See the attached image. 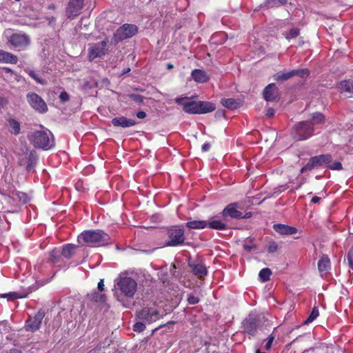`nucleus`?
Returning a JSON list of instances; mask_svg holds the SVG:
<instances>
[{"label": "nucleus", "mask_w": 353, "mask_h": 353, "mask_svg": "<svg viewBox=\"0 0 353 353\" xmlns=\"http://www.w3.org/2000/svg\"><path fill=\"white\" fill-rule=\"evenodd\" d=\"M175 102L183 108V110L191 114H206L216 109L214 103L210 101H190L189 97H178Z\"/></svg>", "instance_id": "nucleus-1"}, {"label": "nucleus", "mask_w": 353, "mask_h": 353, "mask_svg": "<svg viewBox=\"0 0 353 353\" xmlns=\"http://www.w3.org/2000/svg\"><path fill=\"white\" fill-rule=\"evenodd\" d=\"M79 243L88 246H103L110 243L109 235L101 230H90L82 232L77 238Z\"/></svg>", "instance_id": "nucleus-2"}, {"label": "nucleus", "mask_w": 353, "mask_h": 353, "mask_svg": "<svg viewBox=\"0 0 353 353\" xmlns=\"http://www.w3.org/2000/svg\"><path fill=\"white\" fill-rule=\"evenodd\" d=\"M30 143L37 149L48 150L54 147L55 141L53 134L47 128L35 130L28 136Z\"/></svg>", "instance_id": "nucleus-3"}, {"label": "nucleus", "mask_w": 353, "mask_h": 353, "mask_svg": "<svg viewBox=\"0 0 353 353\" xmlns=\"http://www.w3.org/2000/svg\"><path fill=\"white\" fill-rule=\"evenodd\" d=\"M168 240L165 245L167 247H178L184 245L185 241V231L182 225H174L166 230Z\"/></svg>", "instance_id": "nucleus-4"}, {"label": "nucleus", "mask_w": 353, "mask_h": 353, "mask_svg": "<svg viewBox=\"0 0 353 353\" xmlns=\"http://www.w3.org/2000/svg\"><path fill=\"white\" fill-rule=\"evenodd\" d=\"M7 43L10 48L17 52L23 51L28 48L31 43L30 36L26 33H13L7 38Z\"/></svg>", "instance_id": "nucleus-5"}, {"label": "nucleus", "mask_w": 353, "mask_h": 353, "mask_svg": "<svg viewBox=\"0 0 353 353\" xmlns=\"http://www.w3.org/2000/svg\"><path fill=\"white\" fill-rule=\"evenodd\" d=\"M314 133L313 123L310 121H301L294 125L292 130V137L297 141L305 140Z\"/></svg>", "instance_id": "nucleus-6"}, {"label": "nucleus", "mask_w": 353, "mask_h": 353, "mask_svg": "<svg viewBox=\"0 0 353 353\" xmlns=\"http://www.w3.org/2000/svg\"><path fill=\"white\" fill-rule=\"evenodd\" d=\"M261 325V316L251 313L242 322L243 332L250 336H255L258 329Z\"/></svg>", "instance_id": "nucleus-7"}, {"label": "nucleus", "mask_w": 353, "mask_h": 353, "mask_svg": "<svg viewBox=\"0 0 353 353\" xmlns=\"http://www.w3.org/2000/svg\"><path fill=\"white\" fill-rule=\"evenodd\" d=\"M332 157L330 154H320L311 157L307 164L301 169V173L310 172L318 169L332 162Z\"/></svg>", "instance_id": "nucleus-8"}, {"label": "nucleus", "mask_w": 353, "mask_h": 353, "mask_svg": "<svg viewBox=\"0 0 353 353\" xmlns=\"http://www.w3.org/2000/svg\"><path fill=\"white\" fill-rule=\"evenodd\" d=\"M138 32V28L134 24L125 23L120 26L114 33L115 41H121L134 36Z\"/></svg>", "instance_id": "nucleus-9"}, {"label": "nucleus", "mask_w": 353, "mask_h": 353, "mask_svg": "<svg viewBox=\"0 0 353 353\" xmlns=\"http://www.w3.org/2000/svg\"><path fill=\"white\" fill-rule=\"evenodd\" d=\"M118 289L126 297H132L137 288V283L133 279L128 276L121 278L117 282Z\"/></svg>", "instance_id": "nucleus-10"}, {"label": "nucleus", "mask_w": 353, "mask_h": 353, "mask_svg": "<svg viewBox=\"0 0 353 353\" xmlns=\"http://www.w3.org/2000/svg\"><path fill=\"white\" fill-rule=\"evenodd\" d=\"M108 43V40L105 39L101 42L90 45L88 54L89 61H92L96 58L105 56L108 51L107 48Z\"/></svg>", "instance_id": "nucleus-11"}, {"label": "nucleus", "mask_w": 353, "mask_h": 353, "mask_svg": "<svg viewBox=\"0 0 353 353\" xmlns=\"http://www.w3.org/2000/svg\"><path fill=\"white\" fill-rule=\"evenodd\" d=\"M136 317L145 323L151 324L160 319V313L157 309L146 307L137 311Z\"/></svg>", "instance_id": "nucleus-12"}, {"label": "nucleus", "mask_w": 353, "mask_h": 353, "mask_svg": "<svg viewBox=\"0 0 353 353\" xmlns=\"http://www.w3.org/2000/svg\"><path fill=\"white\" fill-rule=\"evenodd\" d=\"M27 101L30 105L39 113H45L48 111V106L44 100L37 94L30 92L27 94Z\"/></svg>", "instance_id": "nucleus-13"}, {"label": "nucleus", "mask_w": 353, "mask_h": 353, "mask_svg": "<svg viewBox=\"0 0 353 353\" xmlns=\"http://www.w3.org/2000/svg\"><path fill=\"white\" fill-rule=\"evenodd\" d=\"M45 315V311L43 310H39L34 316H29L25 323V330L32 332L38 330L41 327V321Z\"/></svg>", "instance_id": "nucleus-14"}, {"label": "nucleus", "mask_w": 353, "mask_h": 353, "mask_svg": "<svg viewBox=\"0 0 353 353\" xmlns=\"http://www.w3.org/2000/svg\"><path fill=\"white\" fill-rule=\"evenodd\" d=\"M84 6V0H69L65 9V14L70 19H74L81 14Z\"/></svg>", "instance_id": "nucleus-15"}, {"label": "nucleus", "mask_w": 353, "mask_h": 353, "mask_svg": "<svg viewBox=\"0 0 353 353\" xmlns=\"http://www.w3.org/2000/svg\"><path fill=\"white\" fill-rule=\"evenodd\" d=\"M221 214L223 216H229L234 219H241L243 213L237 210V203H232L228 204L222 211Z\"/></svg>", "instance_id": "nucleus-16"}, {"label": "nucleus", "mask_w": 353, "mask_h": 353, "mask_svg": "<svg viewBox=\"0 0 353 353\" xmlns=\"http://www.w3.org/2000/svg\"><path fill=\"white\" fill-rule=\"evenodd\" d=\"M263 94L265 101H274L278 98L279 88L274 83H270L265 88Z\"/></svg>", "instance_id": "nucleus-17"}, {"label": "nucleus", "mask_w": 353, "mask_h": 353, "mask_svg": "<svg viewBox=\"0 0 353 353\" xmlns=\"http://www.w3.org/2000/svg\"><path fill=\"white\" fill-rule=\"evenodd\" d=\"M273 229L280 234L288 236L294 235L298 232V229L296 228L281 223L274 224Z\"/></svg>", "instance_id": "nucleus-18"}, {"label": "nucleus", "mask_w": 353, "mask_h": 353, "mask_svg": "<svg viewBox=\"0 0 353 353\" xmlns=\"http://www.w3.org/2000/svg\"><path fill=\"white\" fill-rule=\"evenodd\" d=\"M188 265L193 274L199 279H203L207 275L208 270L204 264L201 263H189Z\"/></svg>", "instance_id": "nucleus-19"}, {"label": "nucleus", "mask_w": 353, "mask_h": 353, "mask_svg": "<svg viewBox=\"0 0 353 353\" xmlns=\"http://www.w3.org/2000/svg\"><path fill=\"white\" fill-rule=\"evenodd\" d=\"M112 123L115 127L129 128L135 125L137 122L125 117H119L112 119Z\"/></svg>", "instance_id": "nucleus-20"}, {"label": "nucleus", "mask_w": 353, "mask_h": 353, "mask_svg": "<svg viewBox=\"0 0 353 353\" xmlns=\"http://www.w3.org/2000/svg\"><path fill=\"white\" fill-rule=\"evenodd\" d=\"M18 60L15 54L0 49V63L17 64Z\"/></svg>", "instance_id": "nucleus-21"}, {"label": "nucleus", "mask_w": 353, "mask_h": 353, "mask_svg": "<svg viewBox=\"0 0 353 353\" xmlns=\"http://www.w3.org/2000/svg\"><path fill=\"white\" fill-rule=\"evenodd\" d=\"M191 76L197 83H206L209 80V77L203 70L194 69L192 71Z\"/></svg>", "instance_id": "nucleus-22"}, {"label": "nucleus", "mask_w": 353, "mask_h": 353, "mask_svg": "<svg viewBox=\"0 0 353 353\" xmlns=\"http://www.w3.org/2000/svg\"><path fill=\"white\" fill-rule=\"evenodd\" d=\"M336 88L341 92L353 93V81L351 79H345L339 81L336 84Z\"/></svg>", "instance_id": "nucleus-23"}, {"label": "nucleus", "mask_w": 353, "mask_h": 353, "mask_svg": "<svg viewBox=\"0 0 353 353\" xmlns=\"http://www.w3.org/2000/svg\"><path fill=\"white\" fill-rule=\"evenodd\" d=\"M188 229L202 230L208 227V221L204 220H191L185 223Z\"/></svg>", "instance_id": "nucleus-24"}, {"label": "nucleus", "mask_w": 353, "mask_h": 353, "mask_svg": "<svg viewBox=\"0 0 353 353\" xmlns=\"http://www.w3.org/2000/svg\"><path fill=\"white\" fill-rule=\"evenodd\" d=\"M77 248H78V246H77L74 244L68 243V244L64 245L61 251V254L64 258L69 259L74 254L75 250Z\"/></svg>", "instance_id": "nucleus-25"}, {"label": "nucleus", "mask_w": 353, "mask_h": 353, "mask_svg": "<svg viewBox=\"0 0 353 353\" xmlns=\"http://www.w3.org/2000/svg\"><path fill=\"white\" fill-rule=\"evenodd\" d=\"M8 131L14 135H17L20 133V123L14 119H10L8 120L7 124Z\"/></svg>", "instance_id": "nucleus-26"}, {"label": "nucleus", "mask_w": 353, "mask_h": 353, "mask_svg": "<svg viewBox=\"0 0 353 353\" xmlns=\"http://www.w3.org/2000/svg\"><path fill=\"white\" fill-rule=\"evenodd\" d=\"M330 267V261L327 255L323 254L318 261V270L320 272L327 271Z\"/></svg>", "instance_id": "nucleus-27"}, {"label": "nucleus", "mask_w": 353, "mask_h": 353, "mask_svg": "<svg viewBox=\"0 0 353 353\" xmlns=\"http://www.w3.org/2000/svg\"><path fill=\"white\" fill-rule=\"evenodd\" d=\"M221 103L223 106L230 109L235 110L239 108V103L234 99H222Z\"/></svg>", "instance_id": "nucleus-28"}, {"label": "nucleus", "mask_w": 353, "mask_h": 353, "mask_svg": "<svg viewBox=\"0 0 353 353\" xmlns=\"http://www.w3.org/2000/svg\"><path fill=\"white\" fill-rule=\"evenodd\" d=\"M208 227L213 230H223L227 229V224L220 220H212L208 222Z\"/></svg>", "instance_id": "nucleus-29"}, {"label": "nucleus", "mask_w": 353, "mask_h": 353, "mask_svg": "<svg viewBox=\"0 0 353 353\" xmlns=\"http://www.w3.org/2000/svg\"><path fill=\"white\" fill-rule=\"evenodd\" d=\"M92 302L98 303H104L106 301V296L104 294H100L98 292H94L88 295Z\"/></svg>", "instance_id": "nucleus-30"}, {"label": "nucleus", "mask_w": 353, "mask_h": 353, "mask_svg": "<svg viewBox=\"0 0 353 353\" xmlns=\"http://www.w3.org/2000/svg\"><path fill=\"white\" fill-rule=\"evenodd\" d=\"M293 77L292 74V70L287 72H277L274 75V79L278 82L281 81H285L290 79Z\"/></svg>", "instance_id": "nucleus-31"}, {"label": "nucleus", "mask_w": 353, "mask_h": 353, "mask_svg": "<svg viewBox=\"0 0 353 353\" xmlns=\"http://www.w3.org/2000/svg\"><path fill=\"white\" fill-rule=\"evenodd\" d=\"M288 0H266L265 6L269 8H278L287 3Z\"/></svg>", "instance_id": "nucleus-32"}, {"label": "nucleus", "mask_w": 353, "mask_h": 353, "mask_svg": "<svg viewBox=\"0 0 353 353\" xmlns=\"http://www.w3.org/2000/svg\"><path fill=\"white\" fill-rule=\"evenodd\" d=\"M272 270L268 268H263L259 274V276L261 281L263 282H267L270 279V276L272 275Z\"/></svg>", "instance_id": "nucleus-33"}, {"label": "nucleus", "mask_w": 353, "mask_h": 353, "mask_svg": "<svg viewBox=\"0 0 353 353\" xmlns=\"http://www.w3.org/2000/svg\"><path fill=\"white\" fill-rule=\"evenodd\" d=\"M310 74V72L307 68L292 70L293 77L297 76L302 79H306L309 77Z\"/></svg>", "instance_id": "nucleus-34"}, {"label": "nucleus", "mask_w": 353, "mask_h": 353, "mask_svg": "<svg viewBox=\"0 0 353 353\" xmlns=\"http://www.w3.org/2000/svg\"><path fill=\"white\" fill-rule=\"evenodd\" d=\"M61 251L59 248H54L50 252V259L53 263H57L60 261L61 259Z\"/></svg>", "instance_id": "nucleus-35"}, {"label": "nucleus", "mask_w": 353, "mask_h": 353, "mask_svg": "<svg viewBox=\"0 0 353 353\" xmlns=\"http://www.w3.org/2000/svg\"><path fill=\"white\" fill-rule=\"evenodd\" d=\"M12 194H13V196L16 199L19 200L20 202H21L23 204L27 203L29 201V197L26 193L19 192V191H16V192H13Z\"/></svg>", "instance_id": "nucleus-36"}, {"label": "nucleus", "mask_w": 353, "mask_h": 353, "mask_svg": "<svg viewBox=\"0 0 353 353\" xmlns=\"http://www.w3.org/2000/svg\"><path fill=\"white\" fill-rule=\"evenodd\" d=\"M300 34V29L297 28H293L286 32L284 36L288 40L296 38Z\"/></svg>", "instance_id": "nucleus-37"}, {"label": "nucleus", "mask_w": 353, "mask_h": 353, "mask_svg": "<svg viewBox=\"0 0 353 353\" xmlns=\"http://www.w3.org/2000/svg\"><path fill=\"white\" fill-rule=\"evenodd\" d=\"M319 314L318 307L314 306L312 308V310L310 314V316L307 317V319L305 321V324H308L310 323H312L314 319H316Z\"/></svg>", "instance_id": "nucleus-38"}, {"label": "nucleus", "mask_w": 353, "mask_h": 353, "mask_svg": "<svg viewBox=\"0 0 353 353\" xmlns=\"http://www.w3.org/2000/svg\"><path fill=\"white\" fill-rule=\"evenodd\" d=\"M275 339V335L272 333L268 336L267 339H265L263 342L265 343L264 350L267 351H270L272 348V343Z\"/></svg>", "instance_id": "nucleus-39"}, {"label": "nucleus", "mask_w": 353, "mask_h": 353, "mask_svg": "<svg viewBox=\"0 0 353 353\" xmlns=\"http://www.w3.org/2000/svg\"><path fill=\"white\" fill-rule=\"evenodd\" d=\"M312 119L315 123H323L325 121V116L321 112L312 114Z\"/></svg>", "instance_id": "nucleus-40"}, {"label": "nucleus", "mask_w": 353, "mask_h": 353, "mask_svg": "<svg viewBox=\"0 0 353 353\" xmlns=\"http://www.w3.org/2000/svg\"><path fill=\"white\" fill-rule=\"evenodd\" d=\"M145 324L146 323H145L142 321H140L139 322H137L133 326V330L134 332H141L145 330Z\"/></svg>", "instance_id": "nucleus-41"}, {"label": "nucleus", "mask_w": 353, "mask_h": 353, "mask_svg": "<svg viewBox=\"0 0 353 353\" xmlns=\"http://www.w3.org/2000/svg\"><path fill=\"white\" fill-rule=\"evenodd\" d=\"M28 73L29 76L31 77L33 79H34L38 83L41 85L46 84L45 81L39 78L33 70H28Z\"/></svg>", "instance_id": "nucleus-42"}, {"label": "nucleus", "mask_w": 353, "mask_h": 353, "mask_svg": "<svg viewBox=\"0 0 353 353\" xmlns=\"http://www.w3.org/2000/svg\"><path fill=\"white\" fill-rule=\"evenodd\" d=\"M200 299L194 296L193 294H189L187 301L190 305H196L199 303Z\"/></svg>", "instance_id": "nucleus-43"}, {"label": "nucleus", "mask_w": 353, "mask_h": 353, "mask_svg": "<svg viewBox=\"0 0 353 353\" xmlns=\"http://www.w3.org/2000/svg\"><path fill=\"white\" fill-rule=\"evenodd\" d=\"M278 244L276 242L272 241L269 242L267 248V250L269 253H274L278 250Z\"/></svg>", "instance_id": "nucleus-44"}, {"label": "nucleus", "mask_w": 353, "mask_h": 353, "mask_svg": "<svg viewBox=\"0 0 353 353\" xmlns=\"http://www.w3.org/2000/svg\"><path fill=\"white\" fill-rule=\"evenodd\" d=\"M327 168L332 170H341L343 169V166L341 162L334 161L332 164H330Z\"/></svg>", "instance_id": "nucleus-45"}, {"label": "nucleus", "mask_w": 353, "mask_h": 353, "mask_svg": "<svg viewBox=\"0 0 353 353\" xmlns=\"http://www.w3.org/2000/svg\"><path fill=\"white\" fill-rule=\"evenodd\" d=\"M130 98L136 103H141L143 102V97L140 94H132Z\"/></svg>", "instance_id": "nucleus-46"}, {"label": "nucleus", "mask_w": 353, "mask_h": 353, "mask_svg": "<svg viewBox=\"0 0 353 353\" xmlns=\"http://www.w3.org/2000/svg\"><path fill=\"white\" fill-rule=\"evenodd\" d=\"M33 155H34V152L33 151H31L30 152V154H29V160H28V163L27 165V170L28 171H30L32 168H33V160L34 159V158L33 157Z\"/></svg>", "instance_id": "nucleus-47"}, {"label": "nucleus", "mask_w": 353, "mask_h": 353, "mask_svg": "<svg viewBox=\"0 0 353 353\" xmlns=\"http://www.w3.org/2000/svg\"><path fill=\"white\" fill-rule=\"evenodd\" d=\"M59 99L61 102L65 103L70 100V96L67 92L63 91L60 93Z\"/></svg>", "instance_id": "nucleus-48"}, {"label": "nucleus", "mask_w": 353, "mask_h": 353, "mask_svg": "<svg viewBox=\"0 0 353 353\" xmlns=\"http://www.w3.org/2000/svg\"><path fill=\"white\" fill-rule=\"evenodd\" d=\"M347 259L350 268L353 270V253L349 252L347 255Z\"/></svg>", "instance_id": "nucleus-49"}, {"label": "nucleus", "mask_w": 353, "mask_h": 353, "mask_svg": "<svg viewBox=\"0 0 353 353\" xmlns=\"http://www.w3.org/2000/svg\"><path fill=\"white\" fill-rule=\"evenodd\" d=\"M243 248L248 252L256 249V246L255 245H248L247 243L243 244Z\"/></svg>", "instance_id": "nucleus-50"}, {"label": "nucleus", "mask_w": 353, "mask_h": 353, "mask_svg": "<svg viewBox=\"0 0 353 353\" xmlns=\"http://www.w3.org/2000/svg\"><path fill=\"white\" fill-rule=\"evenodd\" d=\"M137 117L141 119H145L146 117V113L143 111H139L137 112Z\"/></svg>", "instance_id": "nucleus-51"}, {"label": "nucleus", "mask_w": 353, "mask_h": 353, "mask_svg": "<svg viewBox=\"0 0 353 353\" xmlns=\"http://www.w3.org/2000/svg\"><path fill=\"white\" fill-rule=\"evenodd\" d=\"M210 144L209 143H205L202 145V151L203 152H207L210 150Z\"/></svg>", "instance_id": "nucleus-52"}, {"label": "nucleus", "mask_w": 353, "mask_h": 353, "mask_svg": "<svg viewBox=\"0 0 353 353\" xmlns=\"http://www.w3.org/2000/svg\"><path fill=\"white\" fill-rule=\"evenodd\" d=\"M98 289L100 292H102L104 290V284H103V279H101L100 281L98 283Z\"/></svg>", "instance_id": "nucleus-53"}, {"label": "nucleus", "mask_w": 353, "mask_h": 353, "mask_svg": "<svg viewBox=\"0 0 353 353\" xmlns=\"http://www.w3.org/2000/svg\"><path fill=\"white\" fill-rule=\"evenodd\" d=\"M8 103V100L4 97H0V108Z\"/></svg>", "instance_id": "nucleus-54"}, {"label": "nucleus", "mask_w": 353, "mask_h": 353, "mask_svg": "<svg viewBox=\"0 0 353 353\" xmlns=\"http://www.w3.org/2000/svg\"><path fill=\"white\" fill-rule=\"evenodd\" d=\"M274 114V110L273 108H269L267 111L266 115L269 117H272Z\"/></svg>", "instance_id": "nucleus-55"}, {"label": "nucleus", "mask_w": 353, "mask_h": 353, "mask_svg": "<svg viewBox=\"0 0 353 353\" xmlns=\"http://www.w3.org/2000/svg\"><path fill=\"white\" fill-rule=\"evenodd\" d=\"M321 200V198L317 196H314L312 197L311 201L313 203H317L320 201Z\"/></svg>", "instance_id": "nucleus-56"}, {"label": "nucleus", "mask_w": 353, "mask_h": 353, "mask_svg": "<svg viewBox=\"0 0 353 353\" xmlns=\"http://www.w3.org/2000/svg\"><path fill=\"white\" fill-rule=\"evenodd\" d=\"M252 216V213L251 212H246L241 219H249Z\"/></svg>", "instance_id": "nucleus-57"}, {"label": "nucleus", "mask_w": 353, "mask_h": 353, "mask_svg": "<svg viewBox=\"0 0 353 353\" xmlns=\"http://www.w3.org/2000/svg\"><path fill=\"white\" fill-rule=\"evenodd\" d=\"M3 70L6 72V73H10V72H12V70L9 68H7V67H4L3 68Z\"/></svg>", "instance_id": "nucleus-58"}, {"label": "nucleus", "mask_w": 353, "mask_h": 353, "mask_svg": "<svg viewBox=\"0 0 353 353\" xmlns=\"http://www.w3.org/2000/svg\"><path fill=\"white\" fill-rule=\"evenodd\" d=\"M130 71V68H125L123 72H122V74H125L128 72H129Z\"/></svg>", "instance_id": "nucleus-59"}, {"label": "nucleus", "mask_w": 353, "mask_h": 353, "mask_svg": "<svg viewBox=\"0 0 353 353\" xmlns=\"http://www.w3.org/2000/svg\"><path fill=\"white\" fill-rule=\"evenodd\" d=\"M166 67H167V69L170 70V69L173 68V65L171 63H168Z\"/></svg>", "instance_id": "nucleus-60"}, {"label": "nucleus", "mask_w": 353, "mask_h": 353, "mask_svg": "<svg viewBox=\"0 0 353 353\" xmlns=\"http://www.w3.org/2000/svg\"><path fill=\"white\" fill-rule=\"evenodd\" d=\"M48 8L49 9H54L55 8V6L54 4H51L48 6Z\"/></svg>", "instance_id": "nucleus-61"}, {"label": "nucleus", "mask_w": 353, "mask_h": 353, "mask_svg": "<svg viewBox=\"0 0 353 353\" xmlns=\"http://www.w3.org/2000/svg\"><path fill=\"white\" fill-rule=\"evenodd\" d=\"M12 353H21V352H19V351H17V350H14L13 352Z\"/></svg>", "instance_id": "nucleus-62"}, {"label": "nucleus", "mask_w": 353, "mask_h": 353, "mask_svg": "<svg viewBox=\"0 0 353 353\" xmlns=\"http://www.w3.org/2000/svg\"><path fill=\"white\" fill-rule=\"evenodd\" d=\"M10 296V294H3L2 296H3V297H6V296Z\"/></svg>", "instance_id": "nucleus-63"}, {"label": "nucleus", "mask_w": 353, "mask_h": 353, "mask_svg": "<svg viewBox=\"0 0 353 353\" xmlns=\"http://www.w3.org/2000/svg\"><path fill=\"white\" fill-rule=\"evenodd\" d=\"M173 323H174L173 321H170V322L168 323V324H173Z\"/></svg>", "instance_id": "nucleus-64"}]
</instances>
